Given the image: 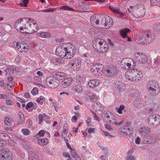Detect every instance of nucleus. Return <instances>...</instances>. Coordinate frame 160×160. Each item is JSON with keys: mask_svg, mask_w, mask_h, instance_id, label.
<instances>
[{"mask_svg": "<svg viewBox=\"0 0 160 160\" xmlns=\"http://www.w3.org/2000/svg\"><path fill=\"white\" fill-rule=\"evenodd\" d=\"M108 44L110 45L111 47H112L114 45L113 41L111 40L110 39H108Z\"/></svg>", "mask_w": 160, "mask_h": 160, "instance_id": "obj_62", "label": "nucleus"}, {"mask_svg": "<svg viewBox=\"0 0 160 160\" xmlns=\"http://www.w3.org/2000/svg\"><path fill=\"white\" fill-rule=\"evenodd\" d=\"M135 59L139 63L145 65L147 64V57L145 54L139 52L136 53L134 55Z\"/></svg>", "mask_w": 160, "mask_h": 160, "instance_id": "obj_11", "label": "nucleus"}, {"mask_svg": "<svg viewBox=\"0 0 160 160\" xmlns=\"http://www.w3.org/2000/svg\"><path fill=\"white\" fill-rule=\"evenodd\" d=\"M124 122V121L123 120H121L120 121L117 122L116 123H114L116 125H123Z\"/></svg>", "mask_w": 160, "mask_h": 160, "instance_id": "obj_59", "label": "nucleus"}, {"mask_svg": "<svg viewBox=\"0 0 160 160\" xmlns=\"http://www.w3.org/2000/svg\"><path fill=\"white\" fill-rule=\"evenodd\" d=\"M88 96L89 99L92 102H96L98 100V97L95 95L89 92Z\"/></svg>", "mask_w": 160, "mask_h": 160, "instance_id": "obj_30", "label": "nucleus"}, {"mask_svg": "<svg viewBox=\"0 0 160 160\" xmlns=\"http://www.w3.org/2000/svg\"><path fill=\"white\" fill-rule=\"evenodd\" d=\"M46 85L49 88L54 89L56 88L58 85V81L55 79L51 76L48 77L45 81Z\"/></svg>", "mask_w": 160, "mask_h": 160, "instance_id": "obj_10", "label": "nucleus"}, {"mask_svg": "<svg viewBox=\"0 0 160 160\" xmlns=\"http://www.w3.org/2000/svg\"><path fill=\"white\" fill-rule=\"evenodd\" d=\"M118 72L117 68L114 66H109L106 71V74L108 76H112L116 74Z\"/></svg>", "mask_w": 160, "mask_h": 160, "instance_id": "obj_17", "label": "nucleus"}, {"mask_svg": "<svg viewBox=\"0 0 160 160\" xmlns=\"http://www.w3.org/2000/svg\"><path fill=\"white\" fill-rule=\"evenodd\" d=\"M99 84V82L98 80H90L88 83V86L90 88H93L96 87Z\"/></svg>", "mask_w": 160, "mask_h": 160, "instance_id": "obj_29", "label": "nucleus"}, {"mask_svg": "<svg viewBox=\"0 0 160 160\" xmlns=\"http://www.w3.org/2000/svg\"><path fill=\"white\" fill-rule=\"evenodd\" d=\"M28 21L25 19L27 22L26 30L25 32L28 34H31L36 32L38 29V26L36 21L31 18H28Z\"/></svg>", "mask_w": 160, "mask_h": 160, "instance_id": "obj_2", "label": "nucleus"}, {"mask_svg": "<svg viewBox=\"0 0 160 160\" xmlns=\"http://www.w3.org/2000/svg\"><path fill=\"white\" fill-rule=\"evenodd\" d=\"M150 2L152 5H160V0H151Z\"/></svg>", "mask_w": 160, "mask_h": 160, "instance_id": "obj_36", "label": "nucleus"}, {"mask_svg": "<svg viewBox=\"0 0 160 160\" xmlns=\"http://www.w3.org/2000/svg\"><path fill=\"white\" fill-rule=\"evenodd\" d=\"M134 73L132 72L127 71L125 73L126 78L130 81L134 82L133 76H134Z\"/></svg>", "mask_w": 160, "mask_h": 160, "instance_id": "obj_27", "label": "nucleus"}, {"mask_svg": "<svg viewBox=\"0 0 160 160\" xmlns=\"http://www.w3.org/2000/svg\"><path fill=\"white\" fill-rule=\"evenodd\" d=\"M43 97L42 96H40L39 98H38L36 100V101L40 103L41 105H42L43 104Z\"/></svg>", "mask_w": 160, "mask_h": 160, "instance_id": "obj_43", "label": "nucleus"}, {"mask_svg": "<svg viewBox=\"0 0 160 160\" xmlns=\"http://www.w3.org/2000/svg\"><path fill=\"white\" fill-rule=\"evenodd\" d=\"M31 92L33 95H35L37 94L38 92V91L37 88H34L32 90Z\"/></svg>", "mask_w": 160, "mask_h": 160, "instance_id": "obj_46", "label": "nucleus"}, {"mask_svg": "<svg viewBox=\"0 0 160 160\" xmlns=\"http://www.w3.org/2000/svg\"><path fill=\"white\" fill-rule=\"evenodd\" d=\"M147 88L148 92L151 95H156L160 92V88L158 84L154 81H149L147 85Z\"/></svg>", "mask_w": 160, "mask_h": 160, "instance_id": "obj_3", "label": "nucleus"}, {"mask_svg": "<svg viewBox=\"0 0 160 160\" xmlns=\"http://www.w3.org/2000/svg\"><path fill=\"white\" fill-rule=\"evenodd\" d=\"M126 159V160H135V158L132 155H129L127 157Z\"/></svg>", "mask_w": 160, "mask_h": 160, "instance_id": "obj_53", "label": "nucleus"}, {"mask_svg": "<svg viewBox=\"0 0 160 160\" xmlns=\"http://www.w3.org/2000/svg\"><path fill=\"white\" fill-rule=\"evenodd\" d=\"M75 52L74 46L70 43L60 44L57 47L55 51L56 54L66 59L72 58Z\"/></svg>", "mask_w": 160, "mask_h": 160, "instance_id": "obj_1", "label": "nucleus"}, {"mask_svg": "<svg viewBox=\"0 0 160 160\" xmlns=\"http://www.w3.org/2000/svg\"><path fill=\"white\" fill-rule=\"evenodd\" d=\"M72 81V79L71 78H67L62 81V86L63 88H66L71 84Z\"/></svg>", "mask_w": 160, "mask_h": 160, "instance_id": "obj_22", "label": "nucleus"}, {"mask_svg": "<svg viewBox=\"0 0 160 160\" xmlns=\"http://www.w3.org/2000/svg\"><path fill=\"white\" fill-rule=\"evenodd\" d=\"M101 20V22L99 25L98 26L100 28L102 29H106L108 28V27H107V24L106 23V22L104 20L102 21V19L100 20Z\"/></svg>", "mask_w": 160, "mask_h": 160, "instance_id": "obj_34", "label": "nucleus"}, {"mask_svg": "<svg viewBox=\"0 0 160 160\" xmlns=\"http://www.w3.org/2000/svg\"><path fill=\"white\" fill-rule=\"evenodd\" d=\"M12 155L11 152L7 148L0 149V158L3 160L12 159Z\"/></svg>", "mask_w": 160, "mask_h": 160, "instance_id": "obj_9", "label": "nucleus"}, {"mask_svg": "<svg viewBox=\"0 0 160 160\" xmlns=\"http://www.w3.org/2000/svg\"><path fill=\"white\" fill-rule=\"evenodd\" d=\"M139 132L142 136L147 137L146 135L148 134L151 131V128L148 127H142L138 130Z\"/></svg>", "mask_w": 160, "mask_h": 160, "instance_id": "obj_21", "label": "nucleus"}, {"mask_svg": "<svg viewBox=\"0 0 160 160\" xmlns=\"http://www.w3.org/2000/svg\"><path fill=\"white\" fill-rule=\"evenodd\" d=\"M100 103L99 102H97L95 103L94 105V108L96 110H98L99 108V107H100Z\"/></svg>", "mask_w": 160, "mask_h": 160, "instance_id": "obj_50", "label": "nucleus"}, {"mask_svg": "<svg viewBox=\"0 0 160 160\" xmlns=\"http://www.w3.org/2000/svg\"><path fill=\"white\" fill-rule=\"evenodd\" d=\"M134 70V72L133 73L135 75H137L140 76L142 77L143 74L141 70L138 69H136V71Z\"/></svg>", "mask_w": 160, "mask_h": 160, "instance_id": "obj_41", "label": "nucleus"}, {"mask_svg": "<svg viewBox=\"0 0 160 160\" xmlns=\"http://www.w3.org/2000/svg\"><path fill=\"white\" fill-rule=\"evenodd\" d=\"M71 68L73 70L78 71L81 67V62L78 59H75L69 63Z\"/></svg>", "mask_w": 160, "mask_h": 160, "instance_id": "obj_12", "label": "nucleus"}, {"mask_svg": "<svg viewBox=\"0 0 160 160\" xmlns=\"http://www.w3.org/2000/svg\"><path fill=\"white\" fill-rule=\"evenodd\" d=\"M139 39V42L142 45L150 43L152 42L153 39L152 35L150 33L140 34Z\"/></svg>", "mask_w": 160, "mask_h": 160, "instance_id": "obj_6", "label": "nucleus"}, {"mask_svg": "<svg viewBox=\"0 0 160 160\" xmlns=\"http://www.w3.org/2000/svg\"><path fill=\"white\" fill-rule=\"evenodd\" d=\"M76 79L77 81L80 83H82L83 81V77L80 75H78L76 77Z\"/></svg>", "mask_w": 160, "mask_h": 160, "instance_id": "obj_44", "label": "nucleus"}, {"mask_svg": "<svg viewBox=\"0 0 160 160\" xmlns=\"http://www.w3.org/2000/svg\"><path fill=\"white\" fill-rule=\"evenodd\" d=\"M38 144L41 145H46L48 143V140L47 138L40 139L38 141Z\"/></svg>", "mask_w": 160, "mask_h": 160, "instance_id": "obj_32", "label": "nucleus"}, {"mask_svg": "<svg viewBox=\"0 0 160 160\" xmlns=\"http://www.w3.org/2000/svg\"><path fill=\"white\" fill-rule=\"evenodd\" d=\"M55 10L54 8H49L43 10L42 12H53Z\"/></svg>", "mask_w": 160, "mask_h": 160, "instance_id": "obj_48", "label": "nucleus"}, {"mask_svg": "<svg viewBox=\"0 0 160 160\" xmlns=\"http://www.w3.org/2000/svg\"><path fill=\"white\" fill-rule=\"evenodd\" d=\"M120 132L126 135H129L132 132L130 124L126 123L120 130Z\"/></svg>", "mask_w": 160, "mask_h": 160, "instance_id": "obj_15", "label": "nucleus"}, {"mask_svg": "<svg viewBox=\"0 0 160 160\" xmlns=\"http://www.w3.org/2000/svg\"><path fill=\"white\" fill-rule=\"evenodd\" d=\"M59 9H62L65 10H69L71 11H73V8L70 7H69L67 6H62L59 7Z\"/></svg>", "mask_w": 160, "mask_h": 160, "instance_id": "obj_38", "label": "nucleus"}, {"mask_svg": "<svg viewBox=\"0 0 160 160\" xmlns=\"http://www.w3.org/2000/svg\"><path fill=\"white\" fill-rule=\"evenodd\" d=\"M46 117V114L44 113L43 114H40L38 116V123L41 124L43 121V117Z\"/></svg>", "mask_w": 160, "mask_h": 160, "instance_id": "obj_37", "label": "nucleus"}, {"mask_svg": "<svg viewBox=\"0 0 160 160\" xmlns=\"http://www.w3.org/2000/svg\"><path fill=\"white\" fill-rule=\"evenodd\" d=\"M29 157L32 160H40V155L38 153L33 151H30L28 154Z\"/></svg>", "mask_w": 160, "mask_h": 160, "instance_id": "obj_23", "label": "nucleus"}, {"mask_svg": "<svg viewBox=\"0 0 160 160\" xmlns=\"http://www.w3.org/2000/svg\"><path fill=\"white\" fill-rule=\"evenodd\" d=\"M145 104V102L143 100H141L140 98H138L134 102V105L137 108L142 107Z\"/></svg>", "mask_w": 160, "mask_h": 160, "instance_id": "obj_26", "label": "nucleus"}, {"mask_svg": "<svg viewBox=\"0 0 160 160\" xmlns=\"http://www.w3.org/2000/svg\"><path fill=\"white\" fill-rule=\"evenodd\" d=\"M125 108V106L124 105H120L119 108L118 109V112L120 114L122 113V111H124V112H126V111L125 110L124 108Z\"/></svg>", "mask_w": 160, "mask_h": 160, "instance_id": "obj_39", "label": "nucleus"}, {"mask_svg": "<svg viewBox=\"0 0 160 160\" xmlns=\"http://www.w3.org/2000/svg\"><path fill=\"white\" fill-rule=\"evenodd\" d=\"M8 97V96L5 94H0V99L2 98H3V99H5L7 98V97Z\"/></svg>", "mask_w": 160, "mask_h": 160, "instance_id": "obj_61", "label": "nucleus"}, {"mask_svg": "<svg viewBox=\"0 0 160 160\" xmlns=\"http://www.w3.org/2000/svg\"><path fill=\"white\" fill-rule=\"evenodd\" d=\"M28 49V45L24 42L22 43L21 47H20V51L21 52L26 51Z\"/></svg>", "mask_w": 160, "mask_h": 160, "instance_id": "obj_35", "label": "nucleus"}, {"mask_svg": "<svg viewBox=\"0 0 160 160\" xmlns=\"http://www.w3.org/2000/svg\"><path fill=\"white\" fill-rule=\"evenodd\" d=\"M73 90L75 92H80L82 91V88L80 85L77 84L73 87Z\"/></svg>", "mask_w": 160, "mask_h": 160, "instance_id": "obj_33", "label": "nucleus"}, {"mask_svg": "<svg viewBox=\"0 0 160 160\" xmlns=\"http://www.w3.org/2000/svg\"><path fill=\"white\" fill-rule=\"evenodd\" d=\"M102 19V21L105 20L106 23L107 24V26L108 28L111 26L113 23V21L112 18L109 16L105 15H101V20Z\"/></svg>", "mask_w": 160, "mask_h": 160, "instance_id": "obj_20", "label": "nucleus"}, {"mask_svg": "<svg viewBox=\"0 0 160 160\" xmlns=\"http://www.w3.org/2000/svg\"><path fill=\"white\" fill-rule=\"evenodd\" d=\"M94 49L100 52L104 53L108 49L107 45L106 44L104 41L103 39H100L99 38L97 39L96 41L93 46Z\"/></svg>", "mask_w": 160, "mask_h": 160, "instance_id": "obj_4", "label": "nucleus"}, {"mask_svg": "<svg viewBox=\"0 0 160 160\" xmlns=\"http://www.w3.org/2000/svg\"><path fill=\"white\" fill-rule=\"evenodd\" d=\"M4 122L7 125H9L11 123L10 120L8 118H4Z\"/></svg>", "mask_w": 160, "mask_h": 160, "instance_id": "obj_54", "label": "nucleus"}, {"mask_svg": "<svg viewBox=\"0 0 160 160\" xmlns=\"http://www.w3.org/2000/svg\"><path fill=\"white\" fill-rule=\"evenodd\" d=\"M104 119L108 123L111 124H114L116 123L115 117L112 114H110V115L106 114L105 115Z\"/></svg>", "mask_w": 160, "mask_h": 160, "instance_id": "obj_18", "label": "nucleus"}, {"mask_svg": "<svg viewBox=\"0 0 160 160\" xmlns=\"http://www.w3.org/2000/svg\"><path fill=\"white\" fill-rule=\"evenodd\" d=\"M55 62L58 63H62L63 61L59 58H56L55 59Z\"/></svg>", "mask_w": 160, "mask_h": 160, "instance_id": "obj_64", "label": "nucleus"}, {"mask_svg": "<svg viewBox=\"0 0 160 160\" xmlns=\"http://www.w3.org/2000/svg\"><path fill=\"white\" fill-rule=\"evenodd\" d=\"M102 133L105 136H111V137H112V136L109 133L107 132L103 131Z\"/></svg>", "mask_w": 160, "mask_h": 160, "instance_id": "obj_60", "label": "nucleus"}, {"mask_svg": "<svg viewBox=\"0 0 160 160\" xmlns=\"http://www.w3.org/2000/svg\"><path fill=\"white\" fill-rule=\"evenodd\" d=\"M22 43H20L19 42H14L13 43V45L14 47L18 50L20 49V47H21V45Z\"/></svg>", "mask_w": 160, "mask_h": 160, "instance_id": "obj_40", "label": "nucleus"}, {"mask_svg": "<svg viewBox=\"0 0 160 160\" xmlns=\"http://www.w3.org/2000/svg\"><path fill=\"white\" fill-rule=\"evenodd\" d=\"M71 154L74 157H76L77 154L76 153L74 150H72L71 151Z\"/></svg>", "mask_w": 160, "mask_h": 160, "instance_id": "obj_63", "label": "nucleus"}, {"mask_svg": "<svg viewBox=\"0 0 160 160\" xmlns=\"http://www.w3.org/2000/svg\"><path fill=\"white\" fill-rule=\"evenodd\" d=\"M109 9L113 13L119 14L120 16L122 18H124L125 13L120 11L119 8L112 6H109Z\"/></svg>", "mask_w": 160, "mask_h": 160, "instance_id": "obj_19", "label": "nucleus"}, {"mask_svg": "<svg viewBox=\"0 0 160 160\" xmlns=\"http://www.w3.org/2000/svg\"><path fill=\"white\" fill-rule=\"evenodd\" d=\"M6 103L7 105H12L13 102L9 99H7L6 101Z\"/></svg>", "mask_w": 160, "mask_h": 160, "instance_id": "obj_58", "label": "nucleus"}, {"mask_svg": "<svg viewBox=\"0 0 160 160\" xmlns=\"http://www.w3.org/2000/svg\"><path fill=\"white\" fill-rule=\"evenodd\" d=\"M19 117L20 118V121L23 122L24 120V116L21 112H18Z\"/></svg>", "mask_w": 160, "mask_h": 160, "instance_id": "obj_55", "label": "nucleus"}, {"mask_svg": "<svg viewBox=\"0 0 160 160\" xmlns=\"http://www.w3.org/2000/svg\"><path fill=\"white\" fill-rule=\"evenodd\" d=\"M63 155L64 157L67 158V160H72L71 158L70 157L69 154L67 152H64L63 153Z\"/></svg>", "mask_w": 160, "mask_h": 160, "instance_id": "obj_47", "label": "nucleus"}, {"mask_svg": "<svg viewBox=\"0 0 160 160\" xmlns=\"http://www.w3.org/2000/svg\"><path fill=\"white\" fill-rule=\"evenodd\" d=\"M29 2V0H23L20 4L22 6L27 7V4Z\"/></svg>", "mask_w": 160, "mask_h": 160, "instance_id": "obj_49", "label": "nucleus"}, {"mask_svg": "<svg viewBox=\"0 0 160 160\" xmlns=\"http://www.w3.org/2000/svg\"><path fill=\"white\" fill-rule=\"evenodd\" d=\"M130 29L128 28L123 29L120 31L121 35L124 38L128 39L127 41H131L130 38L128 36V33L130 32Z\"/></svg>", "mask_w": 160, "mask_h": 160, "instance_id": "obj_25", "label": "nucleus"}, {"mask_svg": "<svg viewBox=\"0 0 160 160\" xmlns=\"http://www.w3.org/2000/svg\"><path fill=\"white\" fill-rule=\"evenodd\" d=\"M142 78V77L140 76L134 75V76H133L134 79H133L134 82H138Z\"/></svg>", "mask_w": 160, "mask_h": 160, "instance_id": "obj_42", "label": "nucleus"}, {"mask_svg": "<svg viewBox=\"0 0 160 160\" xmlns=\"http://www.w3.org/2000/svg\"><path fill=\"white\" fill-rule=\"evenodd\" d=\"M22 132L24 135H29L30 133V131L26 129H22Z\"/></svg>", "mask_w": 160, "mask_h": 160, "instance_id": "obj_45", "label": "nucleus"}, {"mask_svg": "<svg viewBox=\"0 0 160 160\" xmlns=\"http://www.w3.org/2000/svg\"><path fill=\"white\" fill-rule=\"evenodd\" d=\"M101 15L98 14H94L92 16L90 19V20L91 24L92 25H94L95 24L99 25V21L101 20Z\"/></svg>", "mask_w": 160, "mask_h": 160, "instance_id": "obj_14", "label": "nucleus"}, {"mask_svg": "<svg viewBox=\"0 0 160 160\" xmlns=\"http://www.w3.org/2000/svg\"><path fill=\"white\" fill-rule=\"evenodd\" d=\"M6 141L3 140L1 138L0 139V146L2 147L5 145L6 144Z\"/></svg>", "mask_w": 160, "mask_h": 160, "instance_id": "obj_57", "label": "nucleus"}, {"mask_svg": "<svg viewBox=\"0 0 160 160\" xmlns=\"http://www.w3.org/2000/svg\"><path fill=\"white\" fill-rule=\"evenodd\" d=\"M68 133V132H62V134H61V137L62 138H64L65 140H66L67 138V134Z\"/></svg>", "mask_w": 160, "mask_h": 160, "instance_id": "obj_56", "label": "nucleus"}, {"mask_svg": "<svg viewBox=\"0 0 160 160\" xmlns=\"http://www.w3.org/2000/svg\"><path fill=\"white\" fill-rule=\"evenodd\" d=\"M33 103L32 102H30L28 103L25 107V108L28 110V108H30L32 107Z\"/></svg>", "mask_w": 160, "mask_h": 160, "instance_id": "obj_52", "label": "nucleus"}, {"mask_svg": "<svg viewBox=\"0 0 160 160\" xmlns=\"http://www.w3.org/2000/svg\"><path fill=\"white\" fill-rule=\"evenodd\" d=\"M122 68L126 69L134 68L135 65L132 59L129 58H124L121 62Z\"/></svg>", "mask_w": 160, "mask_h": 160, "instance_id": "obj_8", "label": "nucleus"}, {"mask_svg": "<svg viewBox=\"0 0 160 160\" xmlns=\"http://www.w3.org/2000/svg\"><path fill=\"white\" fill-rule=\"evenodd\" d=\"M157 138L155 134H151L149 136L143 138V142L145 144H151L155 143L157 140Z\"/></svg>", "mask_w": 160, "mask_h": 160, "instance_id": "obj_13", "label": "nucleus"}, {"mask_svg": "<svg viewBox=\"0 0 160 160\" xmlns=\"http://www.w3.org/2000/svg\"><path fill=\"white\" fill-rule=\"evenodd\" d=\"M45 134V131L44 130H41L40 131L38 134L37 135V137L38 138V136L39 135L41 136L42 137H43L44 136V135Z\"/></svg>", "mask_w": 160, "mask_h": 160, "instance_id": "obj_51", "label": "nucleus"}, {"mask_svg": "<svg viewBox=\"0 0 160 160\" xmlns=\"http://www.w3.org/2000/svg\"><path fill=\"white\" fill-rule=\"evenodd\" d=\"M147 122L151 126L155 127L160 123V116L158 114H153L147 118Z\"/></svg>", "mask_w": 160, "mask_h": 160, "instance_id": "obj_7", "label": "nucleus"}, {"mask_svg": "<svg viewBox=\"0 0 160 160\" xmlns=\"http://www.w3.org/2000/svg\"><path fill=\"white\" fill-rule=\"evenodd\" d=\"M52 74L53 77L58 80L62 79L65 76V74L61 72H54Z\"/></svg>", "mask_w": 160, "mask_h": 160, "instance_id": "obj_24", "label": "nucleus"}, {"mask_svg": "<svg viewBox=\"0 0 160 160\" xmlns=\"http://www.w3.org/2000/svg\"><path fill=\"white\" fill-rule=\"evenodd\" d=\"M115 83V86L117 90L122 91L124 89L123 87L121 82L117 81Z\"/></svg>", "mask_w": 160, "mask_h": 160, "instance_id": "obj_31", "label": "nucleus"}, {"mask_svg": "<svg viewBox=\"0 0 160 160\" xmlns=\"http://www.w3.org/2000/svg\"><path fill=\"white\" fill-rule=\"evenodd\" d=\"M101 67V65L97 63L95 64L94 65V67L92 69V74L95 76H99V74L102 71Z\"/></svg>", "mask_w": 160, "mask_h": 160, "instance_id": "obj_16", "label": "nucleus"}, {"mask_svg": "<svg viewBox=\"0 0 160 160\" xmlns=\"http://www.w3.org/2000/svg\"><path fill=\"white\" fill-rule=\"evenodd\" d=\"M28 18H24L18 19L15 23V27L16 29L22 32H25L24 30H26L27 24V22L25 21V19H26L28 21Z\"/></svg>", "mask_w": 160, "mask_h": 160, "instance_id": "obj_5", "label": "nucleus"}, {"mask_svg": "<svg viewBox=\"0 0 160 160\" xmlns=\"http://www.w3.org/2000/svg\"><path fill=\"white\" fill-rule=\"evenodd\" d=\"M36 35L42 38H50L51 37L50 33L48 32H40L36 33Z\"/></svg>", "mask_w": 160, "mask_h": 160, "instance_id": "obj_28", "label": "nucleus"}]
</instances>
